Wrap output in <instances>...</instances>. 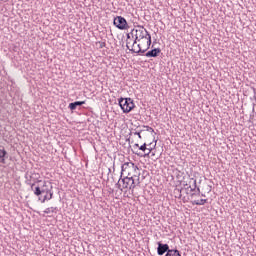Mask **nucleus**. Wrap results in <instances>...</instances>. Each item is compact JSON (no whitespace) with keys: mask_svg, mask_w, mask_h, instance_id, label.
<instances>
[{"mask_svg":"<svg viewBox=\"0 0 256 256\" xmlns=\"http://www.w3.org/2000/svg\"><path fill=\"white\" fill-rule=\"evenodd\" d=\"M130 44H131V42L127 41V43H126L127 49H129V45H130Z\"/></svg>","mask_w":256,"mask_h":256,"instance_id":"obj_23","label":"nucleus"},{"mask_svg":"<svg viewBox=\"0 0 256 256\" xmlns=\"http://www.w3.org/2000/svg\"><path fill=\"white\" fill-rule=\"evenodd\" d=\"M151 151H153V148H146L143 152L137 151L136 155H138V157H149V155H151Z\"/></svg>","mask_w":256,"mask_h":256,"instance_id":"obj_12","label":"nucleus"},{"mask_svg":"<svg viewBox=\"0 0 256 256\" xmlns=\"http://www.w3.org/2000/svg\"><path fill=\"white\" fill-rule=\"evenodd\" d=\"M142 132H143V130H141L140 132H134V135H138L139 139H142V137H141Z\"/></svg>","mask_w":256,"mask_h":256,"instance_id":"obj_20","label":"nucleus"},{"mask_svg":"<svg viewBox=\"0 0 256 256\" xmlns=\"http://www.w3.org/2000/svg\"><path fill=\"white\" fill-rule=\"evenodd\" d=\"M139 168L137 166H135V163L133 162H125L122 166H121V175L120 177H131V176H135V171H137Z\"/></svg>","mask_w":256,"mask_h":256,"instance_id":"obj_3","label":"nucleus"},{"mask_svg":"<svg viewBox=\"0 0 256 256\" xmlns=\"http://www.w3.org/2000/svg\"><path fill=\"white\" fill-rule=\"evenodd\" d=\"M116 187L120 189V191H123V188L121 187V181L118 180V183L116 184Z\"/></svg>","mask_w":256,"mask_h":256,"instance_id":"obj_19","label":"nucleus"},{"mask_svg":"<svg viewBox=\"0 0 256 256\" xmlns=\"http://www.w3.org/2000/svg\"><path fill=\"white\" fill-rule=\"evenodd\" d=\"M118 105L121 107L123 113H131L135 109V103L131 98H119Z\"/></svg>","mask_w":256,"mask_h":256,"instance_id":"obj_4","label":"nucleus"},{"mask_svg":"<svg viewBox=\"0 0 256 256\" xmlns=\"http://www.w3.org/2000/svg\"><path fill=\"white\" fill-rule=\"evenodd\" d=\"M160 54H161V48H154L146 52L145 57H159Z\"/></svg>","mask_w":256,"mask_h":256,"instance_id":"obj_8","label":"nucleus"},{"mask_svg":"<svg viewBox=\"0 0 256 256\" xmlns=\"http://www.w3.org/2000/svg\"><path fill=\"white\" fill-rule=\"evenodd\" d=\"M134 149H138L139 151H142V153L144 151H147V143L142 144L141 146H139V144H134Z\"/></svg>","mask_w":256,"mask_h":256,"instance_id":"obj_13","label":"nucleus"},{"mask_svg":"<svg viewBox=\"0 0 256 256\" xmlns=\"http://www.w3.org/2000/svg\"><path fill=\"white\" fill-rule=\"evenodd\" d=\"M49 200V194H46L42 199L41 203H45V201Z\"/></svg>","mask_w":256,"mask_h":256,"instance_id":"obj_18","label":"nucleus"},{"mask_svg":"<svg viewBox=\"0 0 256 256\" xmlns=\"http://www.w3.org/2000/svg\"><path fill=\"white\" fill-rule=\"evenodd\" d=\"M156 145H157V143H155L154 145H153V143L147 144V149L153 150V149H155Z\"/></svg>","mask_w":256,"mask_h":256,"instance_id":"obj_16","label":"nucleus"},{"mask_svg":"<svg viewBox=\"0 0 256 256\" xmlns=\"http://www.w3.org/2000/svg\"><path fill=\"white\" fill-rule=\"evenodd\" d=\"M126 37H127V39H131V37H133V36L131 35V32H130V33H128V34L126 35Z\"/></svg>","mask_w":256,"mask_h":256,"instance_id":"obj_21","label":"nucleus"},{"mask_svg":"<svg viewBox=\"0 0 256 256\" xmlns=\"http://www.w3.org/2000/svg\"><path fill=\"white\" fill-rule=\"evenodd\" d=\"M176 192L179 193V198H181V190L176 189Z\"/></svg>","mask_w":256,"mask_h":256,"instance_id":"obj_22","label":"nucleus"},{"mask_svg":"<svg viewBox=\"0 0 256 256\" xmlns=\"http://www.w3.org/2000/svg\"><path fill=\"white\" fill-rule=\"evenodd\" d=\"M81 105H85V101H76L69 104V109L71 111H75L77 107H81Z\"/></svg>","mask_w":256,"mask_h":256,"instance_id":"obj_10","label":"nucleus"},{"mask_svg":"<svg viewBox=\"0 0 256 256\" xmlns=\"http://www.w3.org/2000/svg\"><path fill=\"white\" fill-rule=\"evenodd\" d=\"M254 95H255V97H256V89H254Z\"/></svg>","mask_w":256,"mask_h":256,"instance_id":"obj_26","label":"nucleus"},{"mask_svg":"<svg viewBox=\"0 0 256 256\" xmlns=\"http://www.w3.org/2000/svg\"><path fill=\"white\" fill-rule=\"evenodd\" d=\"M147 131H150V133H154L155 130L152 127L144 126Z\"/></svg>","mask_w":256,"mask_h":256,"instance_id":"obj_17","label":"nucleus"},{"mask_svg":"<svg viewBox=\"0 0 256 256\" xmlns=\"http://www.w3.org/2000/svg\"><path fill=\"white\" fill-rule=\"evenodd\" d=\"M113 23L117 27V29H120V31H125L129 29V24L127 23V20L123 16L115 17Z\"/></svg>","mask_w":256,"mask_h":256,"instance_id":"obj_5","label":"nucleus"},{"mask_svg":"<svg viewBox=\"0 0 256 256\" xmlns=\"http://www.w3.org/2000/svg\"><path fill=\"white\" fill-rule=\"evenodd\" d=\"M45 187H47V182H44L42 186V191H44L46 195H49L48 201H51V199H53V192L51 191V189Z\"/></svg>","mask_w":256,"mask_h":256,"instance_id":"obj_11","label":"nucleus"},{"mask_svg":"<svg viewBox=\"0 0 256 256\" xmlns=\"http://www.w3.org/2000/svg\"><path fill=\"white\" fill-rule=\"evenodd\" d=\"M119 181H122V189H135L137 185L141 182L139 181V176H120Z\"/></svg>","mask_w":256,"mask_h":256,"instance_id":"obj_2","label":"nucleus"},{"mask_svg":"<svg viewBox=\"0 0 256 256\" xmlns=\"http://www.w3.org/2000/svg\"><path fill=\"white\" fill-rule=\"evenodd\" d=\"M207 203V199L194 200L192 205H205Z\"/></svg>","mask_w":256,"mask_h":256,"instance_id":"obj_15","label":"nucleus"},{"mask_svg":"<svg viewBox=\"0 0 256 256\" xmlns=\"http://www.w3.org/2000/svg\"><path fill=\"white\" fill-rule=\"evenodd\" d=\"M100 47L103 49V47H105V42L101 43Z\"/></svg>","mask_w":256,"mask_h":256,"instance_id":"obj_24","label":"nucleus"},{"mask_svg":"<svg viewBox=\"0 0 256 256\" xmlns=\"http://www.w3.org/2000/svg\"><path fill=\"white\" fill-rule=\"evenodd\" d=\"M44 213L46 215H49V213H57V207H50V208H46L44 210Z\"/></svg>","mask_w":256,"mask_h":256,"instance_id":"obj_14","label":"nucleus"},{"mask_svg":"<svg viewBox=\"0 0 256 256\" xmlns=\"http://www.w3.org/2000/svg\"><path fill=\"white\" fill-rule=\"evenodd\" d=\"M131 36L135 37L134 41L132 43L133 47L137 45L138 50L136 49H130L132 53L143 54L148 49H151V34H149V31L145 29L143 26H138L136 29H132Z\"/></svg>","mask_w":256,"mask_h":256,"instance_id":"obj_1","label":"nucleus"},{"mask_svg":"<svg viewBox=\"0 0 256 256\" xmlns=\"http://www.w3.org/2000/svg\"><path fill=\"white\" fill-rule=\"evenodd\" d=\"M157 245V254L160 256H163V254L165 253H169V251L171 250L169 249V244H163L161 242H158Z\"/></svg>","mask_w":256,"mask_h":256,"instance_id":"obj_6","label":"nucleus"},{"mask_svg":"<svg viewBox=\"0 0 256 256\" xmlns=\"http://www.w3.org/2000/svg\"><path fill=\"white\" fill-rule=\"evenodd\" d=\"M191 186H189V184L185 185V189H189Z\"/></svg>","mask_w":256,"mask_h":256,"instance_id":"obj_25","label":"nucleus"},{"mask_svg":"<svg viewBox=\"0 0 256 256\" xmlns=\"http://www.w3.org/2000/svg\"><path fill=\"white\" fill-rule=\"evenodd\" d=\"M30 187H31V191H33L36 197H40V195H43V193H45V190H43V187L40 188V186H37L36 183H32Z\"/></svg>","mask_w":256,"mask_h":256,"instance_id":"obj_7","label":"nucleus"},{"mask_svg":"<svg viewBox=\"0 0 256 256\" xmlns=\"http://www.w3.org/2000/svg\"><path fill=\"white\" fill-rule=\"evenodd\" d=\"M5 159H9V154L7 153V151L3 148L0 149V163H2L3 165H5Z\"/></svg>","mask_w":256,"mask_h":256,"instance_id":"obj_9","label":"nucleus"}]
</instances>
